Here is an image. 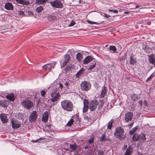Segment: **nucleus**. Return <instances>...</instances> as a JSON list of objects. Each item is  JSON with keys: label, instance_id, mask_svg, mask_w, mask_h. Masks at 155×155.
<instances>
[{"label": "nucleus", "instance_id": "40", "mask_svg": "<svg viewBox=\"0 0 155 155\" xmlns=\"http://www.w3.org/2000/svg\"><path fill=\"white\" fill-rule=\"evenodd\" d=\"M25 12L22 10H20L18 12V13L20 16H23L25 15Z\"/></svg>", "mask_w": 155, "mask_h": 155}, {"label": "nucleus", "instance_id": "58", "mask_svg": "<svg viewBox=\"0 0 155 155\" xmlns=\"http://www.w3.org/2000/svg\"><path fill=\"white\" fill-rule=\"evenodd\" d=\"M68 82L66 81L64 83V84L66 85V86H68Z\"/></svg>", "mask_w": 155, "mask_h": 155}, {"label": "nucleus", "instance_id": "13", "mask_svg": "<svg viewBox=\"0 0 155 155\" xmlns=\"http://www.w3.org/2000/svg\"><path fill=\"white\" fill-rule=\"evenodd\" d=\"M94 58L90 56L86 57L83 61V63L84 64H87L93 60Z\"/></svg>", "mask_w": 155, "mask_h": 155}, {"label": "nucleus", "instance_id": "52", "mask_svg": "<svg viewBox=\"0 0 155 155\" xmlns=\"http://www.w3.org/2000/svg\"><path fill=\"white\" fill-rule=\"evenodd\" d=\"M58 84L59 85V88H60L61 90H62V88L63 87V85H62V84H61L60 83H59Z\"/></svg>", "mask_w": 155, "mask_h": 155}, {"label": "nucleus", "instance_id": "17", "mask_svg": "<svg viewBox=\"0 0 155 155\" xmlns=\"http://www.w3.org/2000/svg\"><path fill=\"white\" fill-rule=\"evenodd\" d=\"M70 57L69 55L68 54L65 55L64 60L63 63V65H61V67H64L67 64L68 61L70 60Z\"/></svg>", "mask_w": 155, "mask_h": 155}, {"label": "nucleus", "instance_id": "2", "mask_svg": "<svg viewBox=\"0 0 155 155\" xmlns=\"http://www.w3.org/2000/svg\"><path fill=\"white\" fill-rule=\"evenodd\" d=\"M132 140L134 142L138 141L141 143H143L146 141L145 135L143 133H141L139 135L135 134L133 136Z\"/></svg>", "mask_w": 155, "mask_h": 155}, {"label": "nucleus", "instance_id": "7", "mask_svg": "<svg viewBox=\"0 0 155 155\" xmlns=\"http://www.w3.org/2000/svg\"><path fill=\"white\" fill-rule=\"evenodd\" d=\"M11 125L12 127L14 129H17L20 127L21 123V122L15 118H13L11 121Z\"/></svg>", "mask_w": 155, "mask_h": 155}, {"label": "nucleus", "instance_id": "55", "mask_svg": "<svg viewBox=\"0 0 155 155\" xmlns=\"http://www.w3.org/2000/svg\"><path fill=\"white\" fill-rule=\"evenodd\" d=\"M78 152H77L76 153L74 152H72V153L71 154V155H78Z\"/></svg>", "mask_w": 155, "mask_h": 155}, {"label": "nucleus", "instance_id": "30", "mask_svg": "<svg viewBox=\"0 0 155 155\" xmlns=\"http://www.w3.org/2000/svg\"><path fill=\"white\" fill-rule=\"evenodd\" d=\"M100 103L99 106L98 107V110H100L102 108L103 105L104 104V101L103 100H100Z\"/></svg>", "mask_w": 155, "mask_h": 155}, {"label": "nucleus", "instance_id": "5", "mask_svg": "<svg viewBox=\"0 0 155 155\" xmlns=\"http://www.w3.org/2000/svg\"><path fill=\"white\" fill-rule=\"evenodd\" d=\"M21 104L23 107L27 109H30L34 106L33 102L29 100H23L21 102Z\"/></svg>", "mask_w": 155, "mask_h": 155}, {"label": "nucleus", "instance_id": "20", "mask_svg": "<svg viewBox=\"0 0 155 155\" xmlns=\"http://www.w3.org/2000/svg\"><path fill=\"white\" fill-rule=\"evenodd\" d=\"M0 117L1 120L3 123H6L8 121L7 118V116L6 115L4 114H0Z\"/></svg>", "mask_w": 155, "mask_h": 155}, {"label": "nucleus", "instance_id": "45", "mask_svg": "<svg viewBox=\"0 0 155 155\" xmlns=\"http://www.w3.org/2000/svg\"><path fill=\"white\" fill-rule=\"evenodd\" d=\"M142 45L143 46V48H150L146 45V43H143Z\"/></svg>", "mask_w": 155, "mask_h": 155}, {"label": "nucleus", "instance_id": "59", "mask_svg": "<svg viewBox=\"0 0 155 155\" xmlns=\"http://www.w3.org/2000/svg\"><path fill=\"white\" fill-rule=\"evenodd\" d=\"M88 147H89L87 145L84 147V148L85 149H88Z\"/></svg>", "mask_w": 155, "mask_h": 155}, {"label": "nucleus", "instance_id": "39", "mask_svg": "<svg viewBox=\"0 0 155 155\" xmlns=\"http://www.w3.org/2000/svg\"><path fill=\"white\" fill-rule=\"evenodd\" d=\"M89 106L88 105H84V107L83 108V112L84 113L86 112L88 110V109H89Z\"/></svg>", "mask_w": 155, "mask_h": 155}, {"label": "nucleus", "instance_id": "50", "mask_svg": "<svg viewBox=\"0 0 155 155\" xmlns=\"http://www.w3.org/2000/svg\"><path fill=\"white\" fill-rule=\"evenodd\" d=\"M125 57H124V56H121L120 58V59L121 61H123L125 60Z\"/></svg>", "mask_w": 155, "mask_h": 155}, {"label": "nucleus", "instance_id": "41", "mask_svg": "<svg viewBox=\"0 0 155 155\" xmlns=\"http://www.w3.org/2000/svg\"><path fill=\"white\" fill-rule=\"evenodd\" d=\"M43 9V8L42 6H40L39 7H38L36 9V11L38 13H40L41 12Z\"/></svg>", "mask_w": 155, "mask_h": 155}, {"label": "nucleus", "instance_id": "12", "mask_svg": "<svg viewBox=\"0 0 155 155\" xmlns=\"http://www.w3.org/2000/svg\"><path fill=\"white\" fill-rule=\"evenodd\" d=\"M56 62H54L53 63H50L45 64L42 66L43 69H48L50 71L52 68H54Z\"/></svg>", "mask_w": 155, "mask_h": 155}, {"label": "nucleus", "instance_id": "23", "mask_svg": "<svg viewBox=\"0 0 155 155\" xmlns=\"http://www.w3.org/2000/svg\"><path fill=\"white\" fill-rule=\"evenodd\" d=\"M6 98L11 101H13L15 100L14 94H8L6 96Z\"/></svg>", "mask_w": 155, "mask_h": 155}, {"label": "nucleus", "instance_id": "32", "mask_svg": "<svg viewBox=\"0 0 155 155\" xmlns=\"http://www.w3.org/2000/svg\"><path fill=\"white\" fill-rule=\"evenodd\" d=\"M57 18V17L54 15H50L48 16V19L50 21H52L56 19Z\"/></svg>", "mask_w": 155, "mask_h": 155}, {"label": "nucleus", "instance_id": "63", "mask_svg": "<svg viewBox=\"0 0 155 155\" xmlns=\"http://www.w3.org/2000/svg\"><path fill=\"white\" fill-rule=\"evenodd\" d=\"M139 155H143V154H142L141 153H140L139 154Z\"/></svg>", "mask_w": 155, "mask_h": 155}, {"label": "nucleus", "instance_id": "1", "mask_svg": "<svg viewBox=\"0 0 155 155\" xmlns=\"http://www.w3.org/2000/svg\"><path fill=\"white\" fill-rule=\"evenodd\" d=\"M61 106L64 110L68 112H71L74 110V106L71 101L64 100L61 102Z\"/></svg>", "mask_w": 155, "mask_h": 155}, {"label": "nucleus", "instance_id": "44", "mask_svg": "<svg viewBox=\"0 0 155 155\" xmlns=\"http://www.w3.org/2000/svg\"><path fill=\"white\" fill-rule=\"evenodd\" d=\"M46 91L45 90H42L41 91V95L42 97H44L46 94Z\"/></svg>", "mask_w": 155, "mask_h": 155}, {"label": "nucleus", "instance_id": "11", "mask_svg": "<svg viewBox=\"0 0 155 155\" xmlns=\"http://www.w3.org/2000/svg\"><path fill=\"white\" fill-rule=\"evenodd\" d=\"M37 117V111L35 110L33 111L29 116V120L30 122H35L36 120Z\"/></svg>", "mask_w": 155, "mask_h": 155}, {"label": "nucleus", "instance_id": "43", "mask_svg": "<svg viewBox=\"0 0 155 155\" xmlns=\"http://www.w3.org/2000/svg\"><path fill=\"white\" fill-rule=\"evenodd\" d=\"M94 137L91 138L89 139L88 142V143L90 144H91L94 142Z\"/></svg>", "mask_w": 155, "mask_h": 155}, {"label": "nucleus", "instance_id": "6", "mask_svg": "<svg viewBox=\"0 0 155 155\" xmlns=\"http://www.w3.org/2000/svg\"><path fill=\"white\" fill-rule=\"evenodd\" d=\"M98 104V101L96 99L91 101L89 104V109L91 111H94L97 108Z\"/></svg>", "mask_w": 155, "mask_h": 155}, {"label": "nucleus", "instance_id": "35", "mask_svg": "<svg viewBox=\"0 0 155 155\" xmlns=\"http://www.w3.org/2000/svg\"><path fill=\"white\" fill-rule=\"evenodd\" d=\"M138 127L137 126L130 130L129 134H130L132 135L138 129Z\"/></svg>", "mask_w": 155, "mask_h": 155}, {"label": "nucleus", "instance_id": "57", "mask_svg": "<svg viewBox=\"0 0 155 155\" xmlns=\"http://www.w3.org/2000/svg\"><path fill=\"white\" fill-rule=\"evenodd\" d=\"M104 14V16L105 17L107 18H108L110 17V16H109L108 15H107V14H106L105 13Z\"/></svg>", "mask_w": 155, "mask_h": 155}, {"label": "nucleus", "instance_id": "38", "mask_svg": "<svg viewBox=\"0 0 155 155\" xmlns=\"http://www.w3.org/2000/svg\"><path fill=\"white\" fill-rule=\"evenodd\" d=\"M76 58L78 61H80L82 59L81 54L80 53H78L76 56Z\"/></svg>", "mask_w": 155, "mask_h": 155}, {"label": "nucleus", "instance_id": "27", "mask_svg": "<svg viewBox=\"0 0 155 155\" xmlns=\"http://www.w3.org/2000/svg\"><path fill=\"white\" fill-rule=\"evenodd\" d=\"M130 97L131 99L133 101H135L139 99L138 95L134 93L131 94Z\"/></svg>", "mask_w": 155, "mask_h": 155}, {"label": "nucleus", "instance_id": "34", "mask_svg": "<svg viewBox=\"0 0 155 155\" xmlns=\"http://www.w3.org/2000/svg\"><path fill=\"white\" fill-rule=\"evenodd\" d=\"M70 149L71 150V151L75 150L78 147L76 144L74 143L72 144H70Z\"/></svg>", "mask_w": 155, "mask_h": 155}, {"label": "nucleus", "instance_id": "16", "mask_svg": "<svg viewBox=\"0 0 155 155\" xmlns=\"http://www.w3.org/2000/svg\"><path fill=\"white\" fill-rule=\"evenodd\" d=\"M72 118H71L69 121L66 124V125L70 126H71L72 124H73L74 120V118H75V120L76 119H78V120L79 121V120H78V115H77V114L75 115L74 116H73Z\"/></svg>", "mask_w": 155, "mask_h": 155}, {"label": "nucleus", "instance_id": "47", "mask_svg": "<svg viewBox=\"0 0 155 155\" xmlns=\"http://www.w3.org/2000/svg\"><path fill=\"white\" fill-rule=\"evenodd\" d=\"M109 51H111V52L117 53V49H109Z\"/></svg>", "mask_w": 155, "mask_h": 155}, {"label": "nucleus", "instance_id": "49", "mask_svg": "<svg viewBox=\"0 0 155 155\" xmlns=\"http://www.w3.org/2000/svg\"><path fill=\"white\" fill-rule=\"evenodd\" d=\"M108 46V44H107V45L103 44L102 45H101V46H100V48H107V47Z\"/></svg>", "mask_w": 155, "mask_h": 155}, {"label": "nucleus", "instance_id": "61", "mask_svg": "<svg viewBox=\"0 0 155 155\" xmlns=\"http://www.w3.org/2000/svg\"><path fill=\"white\" fill-rule=\"evenodd\" d=\"M139 7H140V6H139V5H136V8H139Z\"/></svg>", "mask_w": 155, "mask_h": 155}, {"label": "nucleus", "instance_id": "46", "mask_svg": "<svg viewBox=\"0 0 155 155\" xmlns=\"http://www.w3.org/2000/svg\"><path fill=\"white\" fill-rule=\"evenodd\" d=\"M87 21L89 24H97V23L96 22L91 21L89 20H87Z\"/></svg>", "mask_w": 155, "mask_h": 155}, {"label": "nucleus", "instance_id": "26", "mask_svg": "<svg viewBox=\"0 0 155 155\" xmlns=\"http://www.w3.org/2000/svg\"><path fill=\"white\" fill-rule=\"evenodd\" d=\"M5 7V8L8 10H12L13 8L12 4L10 3H6Z\"/></svg>", "mask_w": 155, "mask_h": 155}, {"label": "nucleus", "instance_id": "31", "mask_svg": "<svg viewBox=\"0 0 155 155\" xmlns=\"http://www.w3.org/2000/svg\"><path fill=\"white\" fill-rule=\"evenodd\" d=\"M133 150V149L131 147H129L125 152L126 153L129 154L131 155Z\"/></svg>", "mask_w": 155, "mask_h": 155}, {"label": "nucleus", "instance_id": "4", "mask_svg": "<svg viewBox=\"0 0 155 155\" xmlns=\"http://www.w3.org/2000/svg\"><path fill=\"white\" fill-rule=\"evenodd\" d=\"M51 95V98H50V100L53 102L58 101L61 97L59 92H57V91L55 89L53 91Z\"/></svg>", "mask_w": 155, "mask_h": 155}, {"label": "nucleus", "instance_id": "3", "mask_svg": "<svg viewBox=\"0 0 155 155\" xmlns=\"http://www.w3.org/2000/svg\"><path fill=\"white\" fill-rule=\"evenodd\" d=\"M124 129L121 127H119L116 128L114 133V135L115 137L121 140L124 138Z\"/></svg>", "mask_w": 155, "mask_h": 155}, {"label": "nucleus", "instance_id": "42", "mask_svg": "<svg viewBox=\"0 0 155 155\" xmlns=\"http://www.w3.org/2000/svg\"><path fill=\"white\" fill-rule=\"evenodd\" d=\"M84 105H88L89 106V101L87 99H85L83 101Z\"/></svg>", "mask_w": 155, "mask_h": 155}, {"label": "nucleus", "instance_id": "28", "mask_svg": "<svg viewBox=\"0 0 155 155\" xmlns=\"http://www.w3.org/2000/svg\"><path fill=\"white\" fill-rule=\"evenodd\" d=\"M96 63L94 61L93 62L92 64H90L89 67L88 69V70L91 71L93 69L96 67Z\"/></svg>", "mask_w": 155, "mask_h": 155}, {"label": "nucleus", "instance_id": "56", "mask_svg": "<svg viewBox=\"0 0 155 155\" xmlns=\"http://www.w3.org/2000/svg\"><path fill=\"white\" fill-rule=\"evenodd\" d=\"M134 123V122H133L131 123L129 125V127H131L133 126V124Z\"/></svg>", "mask_w": 155, "mask_h": 155}, {"label": "nucleus", "instance_id": "62", "mask_svg": "<svg viewBox=\"0 0 155 155\" xmlns=\"http://www.w3.org/2000/svg\"><path fill=\"white\" fill-rule=\"evenodd\" d=\"M84 118L85 119H88V118H87V116H86L85 117H84Z\"/></svg>", "mask_w": 155, "mask_h": 155}, {"label": "nucleus", "instance_id": "18", "mask_svg": "<svg viewBox=\"0 0 155 155\" xmlns=\"http://www.w3.org/2000/svg\"><path fill=\"white\" fill-rule=\"evenodd\" d=\"M107 89L106 87L104 86L101 90L100 96L101 97H104L107 94Z\"/></svg>", "mask_w": 155, "mask_h": 155}, {"label": "nucleus", "instance_id": "53", "mask_svg": "<svg viewBox=\"0 0 155 155\" xmlns=\"http://www.w3.org/2000/svg\"><path fill=\"white\" fill-rule=\"evenodd\" d=\"M153 76H152V74H151L149 77H148L147 80V81H148L150 80L151 78H152V77Z\"/></svg>", "mask_w": 155, "mask_h": 155}, {"label": "nucleus", "instance_id": "36", "mask_svg": "<svg viewBox=\"0 0 155 155\" xmlns=\"http://www.w3.org/2000/svg\"><path fill=\"white\" fill-rule=\"evenodd\" d=\"M15 117L17 118V119L21 120L23 119V115L21 113L16 114H15Z\"/></svg>", "mask_w": 155, "mask_h": 155}, {"label": "nucleus", "instance_id": "54", "mask_svg": "<svg viewBox=\"0 0 155 155\" xmlns=\"http://www.w3.org/2000/svg\"><path fill=\"white\" fill-rule=\"evenodd\" d=\"M109 48H116L114 46L110 45L109 47Z\"/></svg>", "mask_w": 155, "mask_h": 155}, {"label": "nucleus", "instance_id": "51", "mask_svg": "<svg viewBox=\"0 0 155 155\" xmlns=\"http://www.w3.org/2000/svg\"><path fill=\"white\" fill-rule=\"evenodd\" d=\"M75 22L74 21H72L71 22V23L70 24V25H69V26H73L74 25V24H75Z\"/></svg>", "mask_w": 155, "mask_h": 155}, {"label": "nucleus", "instance_id": "15", "mask_svg": "<svg viewBox=\"0 0 155 155\" xmlns=\"http://www.w3.org/2000/svg\"><path fill=\"white\" fill-rule=\"evenodd\" d=\"M99 141L101 142H105L106 141H111V140L110 138H107L106 137V133L104 132L102 134L101 137L99 139Z\"/></svg>", "mask_w": 155, "mask_h": 155}, {"label": "nucleus", "instance_id": "37", "mask_svg": "<svg viewBox=\"0 0 155 155\" xmlns=\"http://www.w3.org/2000/svg\"><path fill=\"white\" fill-rule=\"evenodd\" d=\"M48 0H37L36 1V3L39 5L44 4Z\"/></svg>", "mask_w": 155, "mask_h": 155}, {"label": "nucleus", "instance_id": "19", "mask_svg": "<svg viewBox=\"0 0 155 155\" xmlns=\"http://www.w3.org/2000/svg\"><path fill=\"white\" fill-rule=\"evenodd\" d=\"M9 104V101H8L2 100L0 101V106L4 107H6Z\"/></svg>", "mask_w": 155, "mask_h": 155}, {"label": "nucleus", "instance_id": "64", "mask_svg": "<svg viewBox=\"0 0 155 155\" xmlns=\"http://www.w3.org/2000/svg\"><path fill=\"white\" fill-rule=\"evenodd\" d=\"M103 152H101V155H102V154H103Z\"/></svg>", "mask_w": 155, "mask_h": 155}, {"label": "nucleus", "instance_id": "10", "mask_svg": "<svg viewBox=\"0 0 155 155\" xmlns=\"http://www.w3.org/2000/svg\"><path fill=\"white\" fill-rule=\"evenodd\" d=\"M133 114L132 112L129 111L126 112L124 117V121L126 123H128L131 121L133 117Z\"/></svg>", "mask_w": 155, "mask_h": 155}, {"label": "nucleus", "instance_id": "21", "mask_svg": "<svg viewBox=\"0 0 155 155\" xmlns=\"http://www.w3.org/2000/svg\"><path fill=\"white\" fill-rule=\"evenodd\" d=\"M85 69L84 68H81L76 74L75 78H78L81 75H83L84 73Z\"/></svg>", "mask_w": 155, "mask_h": 155}, {"label": "nucleus", "instance_id": "8", "mask_svg": "<svg viewBox=\"0 0 155 155\" xmlns=\"http://www.w3.org/2000/svg\"><path fill=\"white\" fill-rule=\"evenodd\" d=\"M81 89L84 91H87L91 87V85L90 83L87 81L82 82L81 84Z\"/></svg>", "mask_w": 155, "mask_h": 155}, {"label": "nucleus", "instance_id": "22", "mask_svg": "<svg viewBox=\"0 0 155 155\" xmlns=\"http://www.w3.org/2000/svg\"><path fill=\"white\" fill-rule=\"evenodd\" d=\"M74 68V65L72 64H69L64 70L65 73L68 72L72 70Z\"/></svg>", "mask_w": 155, "mask_h": 155}, {"label": "nucleus", "instance_id": "48", "mask_svg": "<svg viewBox=\"0 0 155 155\" xmlns=\"http://www.w3.org/2000/svg\"><path fill=\"white\" fill-rule=\"evenodd\" d=\"M108 11L110 12H113L114 13H118V11L116 10H114L113 9H109Z\"/></svg>", "mask_w": 155, "mask_h": 155}, {"label": "nucleus", "instance_id": "29", "mask_svg": "<svg viewBox=\"0 0 155 155\" xmlns=\"http://www.w3.org/2000/svg\"><path fill=\"white\" fill-rule=\"evenodd\" d=\"M137 63L136 59L133 57L131 56L130 57V63L131 64L134 65L135 64Z\"/></svg>", "mask_w": 155, "mask_h": 155}, {"label": "nucleus", "instance_id": "60", "mask_svg": "<svg viewBox=\"0 0 155 155\" xmlns=\"http://www.w3.org/2000/svg\"><path fill=\"white\" fill-rule=\"evenodd\" d=\"M124 155H131L130 154H127V153H125Z\"/></svg>", "mask_w": 155, "mask_h": 155}, {"label": "nucleus", "instance_id": "25", "mask_svg": "<svg viewBox=\"0 0 155 155\" xmlns=\"http://www.w3.org/2000/svg\"><path fill=\"white\" fill-rule=\"evenodd\" d=\"M154 55L153 54H151L149 56V61L150 63H152L155 65V59L154 58Z\"/></svg>", "mask_w": 155, "mask_h": 155}, {"label": "nucleus", "instance_id": "33", "mask_svg": "<svg viewBox=\"0 0 155 155\" xmlns=\"http://www.w3.org/2000/svg\"><path fill=\"white\" fill-rule=\"evenodd\" d=\"M114 122V120L113 119L111 120H110L107 124V128L108 129L110 130L111 129L112 127V124Z\"/></svg>", "mask_w": 155, "mask_h": 155}, {"label": "nucleus", "instance_id": "9", "mask_svg": "<svg viewBox=\"0 0 155 155\" xmlns=\"http://www.w3.org/2000/svg\"><path fill=\"white\" fill-rule=\"evenodd\" d=\"M51 6L55 8H61L63 7L62 2L58 0H55L50 2Z\"/></svg>", "mask_w": 155, "mask_h": 155}, {"label": "nucleus", "instance_id": "24", "mask_svg": "<svg viewBox=\"0 0 155 155\" xmlns=\"http://www.w3.org/2000/svg\"><path fill=\"white\" fill-rule=\"evenodd\" d=\"M16 1L17 3L23 5H27L29 4V2L27 0H16Z\"/></svg>", "mask_w": 155, "mask_h": 155}, {"label": "nucleus", "instance_id": "14", "mask_svg": "<svg viewBox=\"0 0 155 155\" xmlns=\"http://www.w3.org/2000/svg\"><path fill=\"white\" fill-rule=\"evenodd\" d=\"M48 112L47 111H45L43 114L42 118V120L44 123L47 122L48 119Z\"/></svg>", "mask_w": 155, "mask_h": 155}]
</instances>
